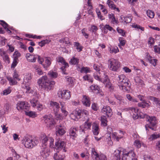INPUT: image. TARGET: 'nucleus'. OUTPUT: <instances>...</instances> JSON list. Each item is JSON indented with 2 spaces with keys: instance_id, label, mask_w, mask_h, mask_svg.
<instances>
[{
  "instance_id": "nucleus-1",
  "label": "nucleus",
  "mask_w": 160,
  "mask_h": 160,
  "mask_svg": "<svg viewBox=\"0 0 160 160\" xmlns=\"http://www.w3.org/2000/svg\"><path fill=\"white\" fill-rule=\"evenodd\" d=\"M22 143L28 148H32L37 146L39 143L37 137H32L30 136H25L22 140Z\"/></svg>"
},
{
  "instance_id": "nucleus-2",
  "label": "nucleus",
  "mask_w": 160,
  "mask_h": 160,
  "mask_svg": "<svg viewBox=\"0 0 160 160\" xmlns=\"http://www.w3.org/2000/svg\"><path fill=\"white\" fill-rule=\"evenodd\" d=\"M38 83L42 88H44L47 90L51 89L53 85L55 84L53 81L49 82L47 76H43L40 78L38 81Z\"/></svg>"
},
{
  "instance_id": "nucleus-3",
  "label": "nucleus",
  "mask_w": 160,
  "mask_h": 160,
  "mask_svg": "<svg viewBox=\"0 0 160 160\" xmlns=\"http://www.w3.org/2000/svg\"><path fill=\"white\" fill-rule=\"evenodd\" d=\"M117 80L120 89L124 92L128 91V88L130 86V82L125 75L123 74L119 75Z\"/></svg>"
},
{
  "instance_id": "nucleus-4",
  "label": "nucleus",
  "mask_w": 160,
  "mask_h": 160,
  "mask_svg": "<svg viewBox=\"0 0 160 160\" xmlns=\"http://www.w3.org/2000/svg\"><path fill=\"white\" fill-rule=\"evenodd\" d=\"M93 67L94 69L96 71L99 72L98 73H94V74L93 77L94 78L99 82L104 83L107 81L108 78V76L105 74V73L103 72H102L104 75L103 77H101L100 75V73L99 72L102 68V65L101 64H94Z\"/></svg>"
},
{
  "instance_id": "nucleus-5",
  "label": "nucleus",
  "mask_w": 160,
  "mask_h": 160,
  "mask_svg": "<svg viewBox=\"0 0 160 160\" xmlns=\"http://www.w3.org/2000/svg\"><path fill=\"white\" fill-rule=\"evenodd\" d=\"M31 79V75L28 74L26 75L23 78V81L22 83V87L26 90V93L27 94H32L33 91L29 86V81Z\"/></svg>"
},
{
  "instance_id": "nucleus-6",
  "label": "nucleus",
  "mask_w": 160,
  "mask_h": 160,
  "mask_svg": "<svg viewBox=\"0 0 160 160\" xmlns=\"http://www.w3.org/2000/svg\"><path fill=\"white\" fill-rule=\"evenodd\" d=\"M108 63V68L113 71H117L120 67V63L118 60L113 58L109 59Z\"/></svg>"
},
{
  "instance_id": "nucleus-7",
  "label": "nucleus",
  "mask_w": 160,
  "mask_h": 160,
  "mask_svg": "<svg viewBox=\"0 0 160 160\" xmlns=\"http://www.w3.org/2000/svg\"><path fill=\"white\" fill-rule=\"evenodd\" d=\"M43 118L47 127H49L51 129L54 127L55 122L52 116L45 115L43 116Z\"/></svg>"
},
{
  "instance_id": "nucleus-8",
  "label": "nucleus",
  "mask_w": 160,
  "mask_h": 160,
  "mask_svg": "<svg viewBox=\"0 0 160 160\" xmlns=\"http://www.w3.org/2000/svg\"><path fill=\"white\" fill-rule=\"evenodd\" d=\"M91 155L94 160H107L106 156L104 154L99 155L94 148H92Z\"/></svg>"
},
{
  "instance_id": "nucleus-9",
  "label": "nucleus",
  "mask_w": 160,
  "mask_h": 160,
  "mask_svg": "<svg viewBox=\"0 0 160 160\" xmlns=\"http://www.w3.org/2000/svg\"><path fill=\"white\" fill-rule=\"evenodd\" d=\"M122 154L127 158V160L135 158L136 154L133 150H129L128 149L122 148Z\"/></svg>"
},
{
  "instance_id": "nucleus-10",
  "label": "nucleus",
  "mask_w": 160,
  "mask_h": 160,
  "mask_svg": "<svg viewBox=\"0 0 160 160\" xmlns=\"http://www.w3.org/2000/svg\"><path fill=\"white\" fill-rule=\"evenodd\" d=\"M58 95L59 98L65 100L69 99L71 97L70 92L68 90L59 91Z\"/></svg>"
},
{
  "instance_id": "nucleus-11",
  "label": "nucleus",
  "mask_w": 160,
  "mask_h": 160,
  "mask_svg": "<svg viewBox=\"0 0 160 160\" xmlns=\"http://www.w3.org/2000/svg\"><path fill=\"white\" fill-rule=\"evenodd\" d=\"M125 111H128L129 113L132 116L134 119L138 118V109L137 108L129 107L124 109Z\"/></svg>"
},
{
  "instance_id": "nucleus-12",
  "label": "nucleus",
  "mask_w": 160,
  "mask_h": 160,
  "mask_svg": "<svg viewBox=\"0 0 160 160\" xmlns=\"http://www.w3.org/2000/svg\"><path fill=\"white\" fill-rule=\"evenodd\" d=\"M55 148L58 150H62L64 152H66L65 149L66 146L65 143L60 139H57L55 143Z\"/></svg>"
},
{
  "instance_id": "nucleus-13",
  "label": "nucleus",
  "mask_w": 160,
  "mask_h": 160,
  "mask_svg": "<svg viewBox=\"0 0 160 160\" xmlns=\"http://www.w3.org/2000/svg\"><path fill=\"white\" fill-rule=\"evenodd\" d=\"M57 61L58 62L61 63V64L63 66L61 68V69L62 71V73L64 74H66L65 72L66 68L69 67L68 64L66 62L64 58L61 57H58L57 58Z\"/></svg>"
},
{
  "instance_id": "nucleus-14",
  "label": "nucleus",
  "mask_w": 160,
  "mask_h": 160,
  "mask_svg": "<svg viewBox=\"0 0 160 160\" xmlns=\"http://www.w3.org/2000/svg\"><path fill=\"white\" fill-rule=\"evenodd\" d=\"M122 150V148H119L114 151L113 154L116 160H127V158L124 155H122V157L121 156Z\"/></svg>"
},
{
  "instance_id": "nucleus-15",
  "label": "nucleus",
  "mask_w": 160,
  "mask_h": 160,
  "mask_svg": "<svg viewBox=\"0 0 160 160\" xmlns=\"http://www.w3.org/2000/svg\"><path fill=\"white\" fill-rule=\"evenodd\" d=\"M66 128L61 125H57L56 127V134L57 136H62L66 132Z\"/></svg>"
},
{
  "instance_id": "nucleus-16",
  "label": "nucleus",
  "mask_w": 160,
  "mask_h": 160,
  "mask_svg": "<svg viewBox=\"0 0 160 160\" xmlns=\"http://www.w3.org/2000/svg\"><path fill=\"white\" fill-rule=\"evenodd\" d=\"M102 112L107 117H110L112 114V110L109 106H104L101 110Z\"/></svg>"
},
{
  "instance_id": "nucleus-17",
  "label": "nucleus",
  "mask_w": 160,
  "mask_h": 160,
  "mask_svg": "<svg viewBox=\"0 0 160 160\" xmlns=\"http://www.w3.org/2000/svg\"><path fill=\"white\" fill-rule=\"evenodd\" d=\"M26 58L28 62H35L37 58V55L27 53L26 54Z\"/></svg>"
},
{
  "instance_id": "nucleus-18",
  "label": "nucleus",
  "mask_w": 160,
  "mask_h": 160,
  "mask_svg": "<svg viewBox=\"0 0 160 160\" xmlns=\"http://www.w3.org/2000/svg\"><path fill=\"white\" fill-rule=\"evenodd\" d=\"M78 131V129L77 128L71 127L69 130V134L70 137L71 138H72L74 139L78 136L77 133Z\"/></svg>"
},
{
  "instance_id": "nucleus-19",
  "label": "nucleus",
  "mask_w": 160,
  "mask_h": 160,
  "mask_svg": "<svg viewBox=\"0 0 160 160\" xmlns=\"http://www.w3.org/2000/svg\"><path fill=\"white\" fill-rule=\"evenodd\" d=\"M80 111H77L76 110H74L70 114V117L72 119L75 121H77L78 118H80Z\"/></svg>"
},
{
  "instance_id": "nucleus-20",
  "label": "nucleus",
  "mask_w": 160,
  "mask_h": 160,
  "mask_svg": "<svg viewBox=\"0 0 160 160\" xmlns=\"http://www.w3.org/2000/svg\"><path fill=\"white\" fill-rule=\"evenodd\" d=\"M50 106L52 108L54 112L57 113L60 109L59 104L57 102L50 101Z\"/></svg>"
},
{
  "instance_id": "nucleus-21",
  "label": "nucleus",
  "mask_w": 160,
  "mask_h": 160,
  "mask_svg": "<svg viewBox=\"0 0 160 160\" xmlns=\"http://www.w3.org/2000/svg\"><path fill=\"white\" fill-rule=\"evenodd\" d=\"M49 138V137L45 134H42L40 136V139L42 142L43 147H46Z\"/></svg>"
},
{
  "instance_id": "nucleus-22",
  "label": "nucleus",
  "mask_w": 160,
  "mask_h": 160,
  "mask_svg": "<svg viewBox=\"0 0 160 160\" xmlns=\"http://www.w3.org/2000/svg\"><path fill=\"white\" fill-rule=\"evenodd\" d=\"M120 136H117V133L116 132H113L112 134V137L113 138L117 141H118L121 138H122L125 133V132L121 130H119Z\"/></svg>"
},
{
  "instance_id": "nucleus-23",
  "label": "nucleus",
  "mask_w": 160,
  "mask_h": 160,
  "mask_svg": "<svg viewBox=\"0 0 160 160\" xmlns=\"http://www.w3.org/2000/svg\"><path fill=\"white\" fill-rule=\"evenodd\" d=\"M51 64V61L50 58L45 57L44 58V60L42 65L45 70H47V68L50 67Z\"/></svg>"
},
{
  "instance_id": "nucleus-24",
  "label": "nucleus",
  "mask_w": 160,
  "mask_h": 160,
  "mask_svg": "<svg viewBox=\"0 0 160 160\" xmlns=\"http://www.w3.org/2000/svg\"><path fill=\"white\" fill-rule=\"evenodd\" d=\"M40 154L44 158H46L49 155V150L46 147H43V149L40 152Z\"/></svg>"
},
{
  "instance_id": "nucleus-25",
  "label": "nucleus",
  "mask_w": 160,
  "mask_h": 160,
  "mask_svg": "<svg viewBox=\"0 0 160 160\" xmlns=\"http://www.w3.org/2000/svg\"><path fill=\"white\" fill-rule=\"evenodd\" d=\"M82 102L84 106L89 107L91 103L89 98L86 95H83L82 100Z\"/></svg>"
},
{
  "instance_id": "nucleus-26",
  "label": "nucleus",
  "mask_w": 160,
  "mask_h": 160,
  "mask_svg": "<svg viewBox=\"0 0 160 160\" xmlns=\"http://www.w3.org/2000/svg\"><path fill=\"white\" fill-rule=\"evenodd\" d=\"M147 121L149 122L150 124L152 126H154L156 123V118L155 117H150V116H147Z\"/></svg>"
},
{
  "instance_id": "nucleus-27",
  "label": "nucleus",
  "mask_w": 160,
  "mask_h": 160,
  "mask_svg": "<svg viewBox=\"0 0 160 160\" xmlns=\"http://www.w3.org/2000/svg\"><path fill=\"white\" fill-rule=\"evenodd\" d=\"M99 131L98 125L96 123H93L92 125V131L94 135H97L99 134Z\"/></svg>"
},
{
  "instance_id": "nucleus-28",
  "label": "nucleus",
  "mask_w": 160,
  "mask_h": 160,
  "mask_svg": "<svg viewBox=\"0 0 160 160\" xmlns=\"http://www.w3.org/2000/svg\"><path fill=\"white\" fill-rule=\"evenodd\" d=\"M107 4L108 5L109 7L112 9L116 10L118 12H119L120 10L118 8H116V5L114 4L113 1L111 0H108L107 2Z\"/></svg>"
},
{
  "instance_id": "nucleus-29",
  "label": "nucleus",
  "mask_w": 160,
  "mask_h": 160,
  "mask_svg": "<svg viewBox=\"0 0 160 160\" xmlns=\"http://www.w3.org/2000/svg\"><path fill=\"white\" fill-rule=\"evenodd\" d=\"M65 156L64 155H61L59 152H57L53 155V158L54 160H64Z\"/></svg>"
},
{
  "instance_id": "nucleus-30",
  "label": "nucleus",
  "mask_w": 160,
  "mask_h": 160,
  "mask_svg": "<svg viewBox=\"0 0 160 160\" xmlns=\"http://www.w3.org/2000/svg\"><path fill=\"white\" fill-rule=\"evenodd\" d=\"M132 21V18L131 17L124 16H121L120 17V21L121 22L127 23L130 22Z\"/></svg>"
},
{
  "instance_id": "nucleus-31",
  "label": "nucleus",
  "mask_w": 160,
  "mask_h": 160,
  "mask_svg": "<svg viewBox=\"0 0 160 160\" xmlns=\"http://www.w3.org/2000/svg\"><path fill=\"white\" fill-rule=\"evenodd\" d=\"M133 144L134 146L138 148H140L142 145L144 148H146V144L138 140H135Z\"/></svg>"
},
{
  "instance_id": "nucleus-32",
  "label": "nucleus",
  "mask_w": 160,
  "mask_h": 160,
  "mask_svg": "<svg viewBox=\"0 0 160 160\" xmlns=\"http://www.w3.org/2000/svg\"><path fill=\"white\" fill-rule=\"evenodd\" d=\"M60 105L61 106V109L62 113L64 116L65 117L67 116L68 114V112L66 110V106L65 103L64 102H61Z\"/></svg>"
},
{
  "instance_id": "nucleus-33",
  "label": "nucleus",
  "mask_w": 160,
  "mask_h": 160,
  "mask_svg": "<svg viewBox=\"0 0 160 160\" xmlns=\"http://www.w3.org/2000/svg\"><path fill=\"white\" fill-rule=\"evenodd\" d=\"M25 107V102L23 101H19L17 104L16 108L18 110H20L24 109Z\"/></svg>"
},
{
  "instance_id": "nucleus-34",
  "label": "nucleus",
  "mask_w": 160,
  "mask_h": 160,
  "mask_svg": "<svg viewBox=\"0 0 160 160\" xmlns=\"http://www.w3.org/2000/svg\"><path fill=\"white\" fill-rule=\"evenodd\" d=\"M108 17L112 23L113 24H117L118 23V21L116 19L113 14H109L108 15Z\"/></svg>"
},
{
  "instance_id": "nucleus-35",
  "label": "nucleus",
  "mask_w": 160,
  "mask_h": 160,
  "mask_svg": "<svg viewBox=\"0 0 160 160\" xmlns=\"http://www.w3.org/2000/svg\"><path fill=\"white\" fill-rule=\"evenodd\" d=\"M91 126V123L89 122H86L84 123V128L82 129L83 128L82 126H80V130L82 131V132H84L85 130H88L90 128Z\"/></svg>"
},
{
  "instance_id": "nucleus-36",
  "label": "nucleus",
  "mask_w": 160,
  "mask_h": 160,
  "mask_svg": "<svg viewBox=\"0 0 160 160\" xmlns=\"http://www.w3.org/2000/svg\"><path fill=\"white\" fill-rule=\"evenodd\" d=\"M150 105L149 102H147L145 100L142 101L141 102L139 103L138 104V106L142 108H148L149 107Z\"/></svg>"
},
{
  "instance_id": "nucleus-37",
  "label": "nucleus",
  "mask_w": 160,
  "mask_h": 160,
  "mask_svg": "<svg viewBox=\"0 0 160 160\" xmlns=\"http://www.w3.org/2000/svg\"><path fill=\"white\" fill-rule=\"evenodd\" d=\"M90 89L92 92L98 93L99 90V88L97 85L93 84L90 87Z\"/></svg>"
},
{
  "instance_id": "nucleus-38",
  "label": "nucleus",
  "mask_w": 160,
  "mask_h": 160,
  "mask_svg": "<svg viewBox=\"0 0 160 160\" xmlns=\"http://www.w3.org/2000/svg\"><path fill=\"white\" fill-rule=\"evenodd\" d=\"M25 114L27 115L32 118H35L37 116V114L35 112L32 111L25 112Z\"/></svg>"
},
{
  "instance_id": "nucleus-39",
  "label": "nucleus",
  "mask_w": 160,
  "mask_h": 160,
  "mask_svg": "<svg viewBox=\"0 0 160 160\" xmlns=\"http://www.w3.org/2000/svg\"><path fill=\"white\" fill-rule=\"evenodd\" d=\"M101 124L103 126H106L107 125V120L106 118L104 116H102L101 117Z\"/></svg>"
},
{
  "instance_id": "nucleus-40",
  "label": "nucleus",
  "mask_w": 160,
  "mask_h": 160,
  "mask_svg": "<svg viewBox=\"0 0 160 160\" xmlns=\"http://www.w3.org/2000/svg\"><path fill=\"white\" fill-rule=\"evenodd\" d=\"M11 91V88L8 87L6 89L4 90L1 94V95H7L9 94Z\"/></svg>"
},
{
  "instance_id": "nucleus-41",
  "label": "nucleus",
  "mask_w": 160,
  "mask_h": 160,
  "mask_svg": "<svg viewBox=\"0 0 160 160\" xmlns=\"http://www.w3.org/2000/svg\"><path fill=\"white\" fill-rule=\"evenodd\" d=\"M131 26L132 28H134L138 30H140L142 31H144V28L143 27H141L139 25L135 23H132Z\"/></svg>"
},
{
  "instance_id": "nucleus-42",
  "label": "nucleus",
  "mask_w": 160,
  "mask_h": 160,
  "mask_svg": "<svg viewBox=\"0 0 160 160\" xmlns=\"http://www.w3.org/2000/svg\"><path fill=\"white\" fill-rule=\"evenodd\" d=\"M159 136L160 135L159 134H157L156 133H154L151 135L150 137L148 138V139L150 141H152L158 138L159 137Z\"/></svg>"
},
{
  "instance_id": "nucleus-43",
  "label": "nucleus",
  "mask_w": 160,
  "mask_h": 160,
  "mask_svg": "<svg viewBox=\"0 0 160 160\" xmlns=\"http://www.w3.org/2000/svg\"><path fill=\"white\" fill-rule=\"evenodd\" d=\"M74 45L75 47H76V49L78 52H79L82 50L83 47L79 43L76 42H74Z\"/></svg>"
},
{
  "instance_id": "nucleus-44",
  "label": "nucleus",
  "mask_w": 160,
  "mask_h": 160,
  "mask_svg": "<svg viewBox=\"0 0 160 160\" xmlns=\"http://www.w3.org/2000/svg\"><path fill=\"white\" fill-rule=\"evenodd\" d=\"M148 99L155 102L160 107V103H159L160 101V100L158 98H156L155 97L150 96L149 97Z\"/></svg>"
},
{
  "instance_id": "nucleus-45",
  "label": "nucleus",
  "mask_w": 160,
  "mask_h": 160,
  "mask_svg": "<svg viewBox=\"0 0 160 160\" xmlns=\"http://www.w3.org/2000/svg\"><path fill=\"white\" fill-rule=\"evenodd\" d=\"M50 41V40L48 39L43 40L38 42V45L41 47H42L45 44L49 43Z\"/></svg>"
},
{
  "instance_id": "nucleus-46",
  "label": "nucleus",
  "mask_w": 160,
  "mask_h": 160,
  "mask_svg": "<svg viewBox=\"0 0 160 160\" xmlns=\"http://www.w3.org/2000/svg\"><path fill=\"white\" fill-rule=\"evenodd\" d=\"M61 43H65L66 44H70V42L69 41V38L66 37L63 39H61L59 41Z\"/></svg>"
},
{
  "instance_id": "nucleus-47",
  "label": "nucleus",
  "mask_w": 160,
  "mask_h": 160,
  "mask_svg": "<svg viewBox=\"0 0 160 160\" xmlns=\"http://www.w3.org/2000/svg\"><path fill=\"white\" fill-rule=\"evenodd\" d=\"M110 53H116L119 51L118 48L117 47L109 48Z\"/></svg>"
},
{
  "instance_id": "nucleus-48",
  "label": "nucleus",
  "mask_w": 160,
  "mask_h": 160,
  "mask_svg": "<svg viewBox=\"0 0 160 160\" xmlns=\"http://www.w3.org/2000/svg\"><path fill=\"white\" fill-rule=\"evenodd\" d=\"M48 75L51 78H55L57 77L58 73L56 72L50 71L48 72Z\"/></svg>"
},
{
  "instance_id": "nucleus-49",
  "label": "nucleus",
  "mask_w": 160,
  "mask_h": 160,
  "mask_svg": "<svg viewBox=\"0 0 160 160\" xmlns=\"http://www.w3.org/2000/svg\"><path fill=\"white\" fill-rule=\"evenodd\" d=\"M126 97L127 98L129 101L133 102H137L138 101L136 98H134L131 96L130 94H128L126 95Z\"/></svg>"
},
{
  "instance_id": "nucleus-50",
  "label": "nucleus",
  "mask_w": 160,
  "mask_h": 160,
  "mask_svg": "<svg viewBox=\"0 0 160 160\" xmlns=\"http://www.w3.org/2000/svg\"><path fill=\"white\" fill-rule=\"evenodd\" d=\"M134 80L136 83V84L138 85H142L143 83V81L139 77H136L134 78Z\"/></svg>"
},
{
  "instance_id": "nucleus-51",
  "label": "nucleus",
  "mask_w": 160,
  "mask_h": 160,
  "mask_svg": "<svg viewBox=\"0 0 160 160\" xmlns=\"http://www.w3.org/2000/svg\"><path fill=\"white\" fill-rule=\"evenodd\" d=\"M80 72H84L87 73L90 72V68L87 67H83L81 68Z\"/></svg>"
},
{
  "instance_id": "nucleus-52",
  "label": "nucleus",
  "mask_w": 160,
  "mask_h": 160,
  "mask_svg": "<svg viewBox=\"0 0 160 160\" xmlns=\"http://www.w3.org/2000/svg\"><path fill=\"white\" fill-rule=\"evenodd\" d=\"M114 97L115 98L118 100L119 101V104H121L122 102H123L124 101V100L123 99L122 97L120 96L119 95H118L114 94Z\"/></svg>"
},
{
  "instance_id": "nucleus-53",
  "label": "nucleus",
  "mask_w": 160,
  "mask_h": 160,
  "mask_svg": "<svg viewBox=\"0 0 160 160\" xmlns=\"http://www.w3.org/2000/svg\"><path fill=\"white\" fill-rule=\"evenodd\" d=\"M7 79L9 82L10 85H13L17 84V82L15 80L12 79L11 77H7Z\"/></svg>"
},
{
  "instance_id": "nucleus-54",
  "label": "nucleus",
  "mask_w": 160,
  "mask_h": 160,
  "mask_svg": "<svg viewBox=\"0 0 160 160\" xmlns=\"http://www.w3.org/2000/svg\"><path fill=\"white\" fill-rule=\"evenodd\" d=\"M153 51L156 53H160V43L158 45H155L154 46Z\"/></svg>"
},
{
  "instance_id": "nucleus-55",
  "label": "nucleus",
  "mask_w": 160,
  "mask_h": 160,
  "mask_svg": "<svg viewBox=\"0 0 160 160\" xmlns=\"http://www.w3.org/2000/svg\"><path fill=\"white\" fill-rule=\"evenodd\" d=\"M69 62L72 64H77L78 63V59L74 57L71 59Z\"/></svg>"
},
{
  "instance_id": "nucleus-56",
  "label": "nucleus",
  "mask_w": 160,
  "mask_h": 160,
  "mask_svg": "<svg viewBox=\"0 0 160 160\" xmlns=\"http://www.w3.org/2000/svg\"><path fill=\"white\" fill-rule=\"evenodd\" d=\"M147 16L150 18H153L154 16V12L150 10L147 11Z\"/></svg>"
},
{
  "instance_id": "nucleus-57",
  "label": "nucleus",
  "mask_w": 160,
  "mask_h": 160,
  "mask_svg": "<svg viewBox=\"0 0 160 160\" xmlns=\"http://www.w3.org/2000/svg\"><path fill=\"white\" fill-rule=\"evenodd\" d=\"M117 30L118 32L123 37L125 36V32L123 30L121 29L119 27H118L117 29Z\"/></svg>"
},
{
  "instance_id": "nucleus-58",
  "label": "nucleus",
  "mask_w": 160,
  "mask_h": 160,
  "mask_svg": "<svg viewBox=\"0 0 160 160\" xmlns=\"http://www.w3.org/2000/svg\"><path fill=\"white\" fill-rule=\"evenodd\" d=\"M31 105L33 107L36 106L38 104V100L35 98H33L30 101Z\"/></svg>"
},
{
  "instance_id": "nucleus-59",
  "label": "nucleus",
  "mask_w": 160,
  "mask_h": 160,
  "mask_svg": "<svg viewBox=\"0 0 160 160\" xmlns=\"http://www.w3.org/2000/svg\"><path fill=\"white\" fill-rule=\"evenodd\" d=\"M83 79L85 80H87L89 82H93L92 79L91 78V77L89 75H86L85 76H83Z\"/></svg>"
},
{
  "instance_id": "nucleus-60",
  "label": "nucleus",
  "mask_w": 160,
  "mask_h": 160,
  "mask_svg": "<svg viewBox=\"0 0 160 160\" xmlns=\"http://www.w3.org/2000/svg\"><path fill=\"white\" fill-rule=\"evenodd\" d=\"M104 29L105 30L106 29L109 30L110 31H113L115 32V30L112 27L110 26L109 25H106L104 27Z\"/></svg>"
},
{
  "instance_id": "nucleus-61",
  "label": "nucleus",
  "mask_w": 160,
  "mask_h": 160,
  "mask_svg": "<svg viewBox=\"0 0 160 160\" xmlns=\"http://www.w3.org/2000/svg\"><path fill=\"white\" fill-rule=\"evenodd\" d=\"M157 60L155 59L152 58L149 62L153 66H155L157 65Z\"/></svg>"
},
{
  "instance_id": "nucleus-62",
  "label": "nucleus",
  "mask_w": 160,
  "mask_h": 160,
  "mask_svg": "<svg viewBox=\"0 0 160 160\" xmlns=\"http://www.w3.org/2000/svg\"><path fill=\"white\" fill-rule=\"evenodd\" d=\"M38 60L39 64L42 65L44 61V58H42L40 56L37 55Z\"/></svg>"
},
{
  "instance_id": "nucleus-63",
  "label": "nucleus",
  "mask_w": 160,
  "mask_h": 160,
  "mask_svg": "<svg viewBox=\"0 0 160 160\" xmlns=\"http://www.w3.org/2000/svg\"><path fill=\"white\" fill-rule=\"evenodd\" d=\"M98 30V28L97 26L95 25H92L91 26L90 31L93 32L95 33L96 31Z\"/></svg>"
},
{
  "instance_id": "nucleus-64",
  "label": "nucleus",
  "mask_w": 160,
  "mask_h": 160,
  "mask_svg": "<svg viewBox=\"0 0 160 160\" xmlns=\"http://www.w3.org/2000/svg\"><path fill=\"white\" fill-rule=\"evenodd\" d=\"M154 41L153 38L150 37L149 38V40L148 41V43L150 46H152L154 43Z\"/></svg>"
}]
</instances>
